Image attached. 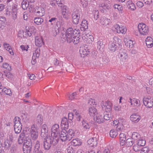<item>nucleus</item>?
Returning <instances> with one entry per match:
<instances>
[{
  "label": "nucleus",
  "instance_id": "obj_50",
  "mask_svg": "<svg viewBox=\"0 0 153 153\" xmlns=\"http://www.w3.org/2000/svg\"><path fill=\"white\" fill-rule=\"evenodd\" d=\"M43 121V116L40 115L39 114L37 116L36 120V122L37 123H38L39 124H41Z\"/></svg>",
  "mask_w": 153,
  "mask_h": 153
},
{
  "label": "nucleus",
  "instance_id": "obj_31",
  "mask_svg": "<svg viewBox=\"0 0 153 153\" xmlns=\"http://www.w3.org/2000/svg\"><path fill=\"white\" fill-rule=\"evenodd\" d=\"M100 7L104 9L108 10L111 8V6L109 1H104L101 3Z\"/></svg>",
  "mask_w": 153,
  "mask_h": 153
},
{
  "label": "nucleus",
  "instance_id": "obj_27",
  "mask_svg": "<svg viewBox=\"0 0 153 153\" xmlns=\"http://www.w3.org/2000/svg\"><path fill=\"white\" fill-rule=\"evenodd\" d=\"M48 131L47 126L45 124L43 125L41 129V135L42 137H47L48 134Z\"/></svg>",
  "mask_w": 153,
  "mask_h": 153
},
{
  "label": "nucleus",
  "instance_id": "obj_37",
  "mask_svg": "<svg viewBox=\"0 0 153 153\" xmlns=\"http://www.w3.org/2000/svg\"><path fill=\"white\" fill-rule=\"evenodd\" d=\"M141 136L138 133L136 132H134L132 133L131 138L135 141H136L140 139H141Z\"/></svg>",
  "mask_w": 153,
  "mask_h": 153
},
{
  "label": "nucleus",
  "instance_id": "obj_34",
  "mask_svg": "<svg viewBox=\"0 0 153 153\" xmlns=\"http://www.w3.org/2000/svg\"><path fill=\"white\" fill-rule=\"evenodd\" d=\"M0 88H1L0 89V93H1V91L2 92L3 91L6 94L10 96H11L12 91L10 88L7 89L5 88H3L2 86L0 87Z\"/></svg>",
  "mask_w": 153,
  "mask_h": 153
},
{
  "label": "nucleus",
  "instance_id": "obj_21",
  "mask_svg": "<svg viewBox=\"0 0 153 153\" xmlns=\"http://www.w3.org/2000/svg\"><path fill=\"white\" fill-rule=\"evenodd\" d=\"M94 119L98 124H101L104 122L103 116L101 113H98L94 117Z\"/></svg>",
  "mask_w": 153,
  "mask_h": 153
},
{
  "label": "nucleus",
  "instance_id": "obj_2",
  "mask_svg": "<svg viewBox=\"0 0 153 153\" xmlns=\"http://www.w3.org/2000/svg\"><path fill=\"white\" fill-rule=\"evenodd\" d=\"M74 131L72 129H69L68 132L66 131V130H64L61 132L60 135V140L63 142L71 140L73 136H74Z\"/></svg>",
  "mask_w": 153,
  "mask_h": 153
},
{
  "label": "nucleus",
  "instance_id": "obj_12",
  "mask_svg": "<svg viewBox=\"0 0 153 153\" xmlns=\"http://www.w3.org/2000/svg\"><path fill=\"white\" fill-rule=\"evenodd\" d=\"M35 13L40 16H43L45 15V9L41 6H36L34 8Z\"/></svg>",
  "mask_w": 153,
  "mask_h": 153
},
{
  "label": "nucleus",
  "instance_id": "obj_18",
  "mask_svg": "<svg viewBox=\"0 0 153 153\" xmlns=\"http://www.w3.org/2000/svg\"><path fill=\"white\" fill-rule=\"evenodd\" d=\"M40 54V49L37 48L36 49L35 52L33 53L31 63L32 65H34L36 62V58H39Z\"/></svg>",
  "mask_w": 153,
  "mask_h": 153
},
{
  "label": "nucleus",
  "instance_id": "obj_25",
  "mask_svg": "<svg viewBox=\"0 0 153 153\" xmlns=\"http://www.w3.org/2000/svg\"><path fill=\"white\" fill-rule=\"evenodd\" d=\"M100 22L102 25L106 26L109 25L111 21L109 19L103 17L100 19Z\"/></svg>",
  "mask_w": 153,
  "mask_h": 153
},
{
  "label": "nucleus",
  "instance_id": "obj_36",
  "mask_svg": "<svg viewBox=\"0 0 153 153\" xmlns=\"http://www.w3.org/2000/svg\"><path fill=\"white\" fill-rule=\"evenodd\" d=\"M26 137H25V133H22L19 135L18 139L19 144H22L24 142L25 139H26Z\"/></svg>",
  "mask_w": 153,
  "mask_h": 153
},
{
  "label": "nucleus",
  "instance_id": "obj_29",
  "mask_svg": "<svg viewBox=\"0 0 153 153\" xmlns=\"http://www.w3.org/2000/svg\"><path fill=\"white\" fill-rule=\"evenodd\" d=\"M61 126L62 128L64 130L67 129L68 127V123L67 118L63 117L61 121Z\"/></svg>",
  "mask_w": 153,
  "mask_h": 153
},
{
  "label": "nucleus",
  "instance_id": "obj_15",
  "mask_svg": "<svg viewBox=\"0 0 153 153\" xmlns=\"http://www.w3.org/2000/svg\"><path fill=\"white\" fill-rule=\"evenodd\" d=\"M115 27L116 32L118 33H121L123 34H124L127 31V29L125 26L117 25Z\"/></svg>",
  "mask_w": 153,
  "mask_h": 153
},
{
  "label": "nucleus",
  "instance_id": "obj_32",
  "mask_svg": "<svg viewBox=\"0 0 153 153\" xmlns=\"http://www.w3.org/2000/svg\"><path fill=\"white\" fill-rule=\"evenodd\" d=\"M120 143L121 145L123 146L125 144L126 140V135L124 133H121L120 135Z\"/></svg>",
  "mask_w": 153,
  "mask_h": 153
},
{
  "label": "nucleus",
  "instance_id": "obj_47",
  "mask_svg": "<svg viewBox=\"0 0 153 153\" xmlns=\"http://www.w3.org/2000/svg\"><path fill=\"white\" fill-rule=\"evenodd\" d=\"M82 28L83 29V30H86L88 28V25L87 21L85 19H83L81 24Z\"/></svg>",
  "mask_w": 153,
  "mask_h": 153
},
{
  "label": "nucleus",
  "instance_id": "obj_19",
  "mask_svg": "<svg viewBox=\"0 0 153 153\" xmlns=\"http://www.w3.org/2000/svg\"><path fill=\"white\" fill-rule=\"evenodd\" d=\"M87 143L90 146L95 147L98 144V140L96 137H92L87 140Z\"/></svg>",
  "mask_w": 153,
  "mask_h": 153
},
{
  "label": "nucleus",
  "instance_id": "obj_22",
  "mask_svg": "<svg viewBox=\"0 0 153 153\" xmlns=\"http://www.w3.org/2000/svg\"><path fill=\"white\" fill-rule=\"evenodd\" d=\"M89 51L87 47H81L79 50V54L81 57L84 58L88 54Z\"/></svg>",
  "mask_w": 153,
  "mask_h": 153
},
{
  "label": "nucleus",
  "instance_id": "obj_39",
  "mask_svg": "<svg viewBox=\"0 0 153 153\" xmlns=\"http://www.w3.org/2000/svg\"><path fill=\"white\" fill-rule=\"evenodd\" d=\"M80 31H79V33L75 35L74 37L73 38L72 42H73L74 45L77 44L80 41V38L79 36H80Z\"/></svg>",
  "mask_w": 153,
  "mask_h": 153
},
{
  "label": "nucleus",
  "instance_id": "obj_7",
  "mask_svg": "<svg viewBox=\"0 0 153 153\" xmlns=\"http://www.w3.org/2000/svg\"><path fill=\"white\" fill-rule=\"evenodd\" d=\"M30 135L31 139L33 140H36L38 137V133L37 129L34 125L32 126L30 130Z\"/></svg>",
  "mask_w": 153,
  "mask_h": 153
},
{
  "label": "nucleus",
  "instance_id": "obj_43",
  "mask_svg": "<svg viewBox=\"0 0 153 153\" xmlns=\"http://www.w3.org/2000/svg\"><path fill=\"white\" fill-rule=\"evenodd\" d=\"M4 48L8 51H9V53L11 55L13 54V51L12 49L10 46L8 44L4 43Z\"/></svg>",
  "mask_w": 153,
  "mask_h": 153
},
{
  "label": "nucleus",
  "instance_id": "obj_58",
  "mask_svg": "<svg viewBox=\"0 0 153 153\" xmlns=\"http://www.w3.org/2000/svg\"><path fill=\"white\" fill-rule=\"evenodd\" d=\"M67 151L68 153H74L75 152L74 148L71 146H69L67 148Z\"/></svg>",
  "mask_w": 153,
  "mask_h": 153
},
{
  "label": "nucleus",
  "instance_id": "obj_14",
  "mask_svg": "<svg viewBox=\"0 0 153 153\" xmlns=\"http://www.w3.org/2000/svg\"><path fill=\"white\" fill-rule=\"evenodd\" d=\"M52 144L50 137H45L44 140V146L46 150H48L51 148Z\"/></svg>",
  "mask_w": 153,
  "mask_h": 153
},
{
  "label": "nucleus",
  "instance_id": "obj_63",
  "mask_svg": "<svg viewBox=\"0 0 153 153\" xmlns=\"http://www.w3.org/2000/svg\"><path fill=\"white\" fill-rule=\"evenodd\" d=\"M140 149V146L137 144H134L133 147V149L135 152H138Z\"/></svg>",
  "mask_w": 153,
  "mask_h": 153
},
{
  "label": "nucleus",
  "instance_id": "obj_64",
  "mask_svg": "<svg viewBox=\"0 0 153 153\" xmlns=\"http://www.w3.org/2000/svg\"><path fill=\"white\" fill-rule=\"evenodd\" d=\"M88 103L90 105H96L97 104L95 100L92 98H90L88 100Z\"/></svg>",
  "mask_w": 153,
  "mask_h": 153
},
{
  "label": "nucleus",
  "instance_id": "obj_24",
  "mask_svg": "<svg viewBox=\"0 0 153 153\" xmlns=\"http://www.w3.org/2000/svg\"><path fill=\"white\" fill-rule=\"evenodd\" d=\"M130 119L131 121L134 123H137L141 119V117L139 114L134 113L131 115Z\"/></svg>",
  "mask_w": 153,
  "mask_h": 153
},
{
  "label": "nucleus",
  "instance_id": "obj_53",
  "mask_svg": "<svg viewBox=\"0 0 153 153\" xmlns=\"http://www.w3.org/2000/svg\"><path fill=\"white\" fill-rule=\"evenodd\" d=\"M55 2L57 4L58 7L61 8L64 6L65 3V0H55Z\"/></svg>",
  "mask_w": 153,
  "mask_h": 153
},
{
  "label": "nucleus",
  "instance_id": "obj_26",
  "mask_svg": "<svg viewBox=\"0 0 153 153\" xmlns=\"http://www.w3.org/2000/svg\"><path fill=\"white\" fill-rule=\"evenodd\" d=\"M17 5L15 4H13L12 6L11 14L13 19L15 20L16 19L17 13Z\"/></svg>",
  "mask_w": 153,
  "mask_h": 153
},
{
  "label": "nucleus",
  "instance_id": "obj_56",
  "mask_svg": "<svg viewBox=\"0 0 153 153\" xmlns=\"http://www.w3.org/2000/svg\"><path fill=\"white\" fill-rule=\"evenodd\" d=\"M78 93V92H74L70 94L69 97V99L72 100L76 99V97H77V95H79Z\"/></svg>",
  "mask_w": 153,
  "mask_h": 153
},
{
  "label": "nucleus",
  "instance_id": "obj_28",
  "mask_svg": "<svg viewBox=\"0 0 153 153\" xmlns=\"http://www.w3.org/2000/svg\"><path fill=\"white\" fill-rule=\"evenodd\" d=\"M88 114L90 116L94 117L98 113L97 110L94 106H90L88 109Z\"/></svg>",
  "mask_w": 153,
  "mask_h": 153
},
{
  "label": "nucleus",
  "instance_id": "obj_9",
  "mask_svg": "<svg viewBox=\"0 0 153 153\" xmlns=\"http://www.w3.org/2000/svg\"><path fill=\"white\" fill-rule=\"evenodd\" d=\"M80 11L76 10L73 12L72 17V22L74 24H77L79 21L80 18Z\"/></svg>",
  "mask_w": 153,
  "mask_h": 153
},
{
  "label": "nucleus",
  "instance_id": "obj_38",
  "mask_svg": "<svg viewBox=\"0 0 153 153\" xmlns=\"http://www.w3.org/2000/svg\"><path fill=\"white\" fill-rule=\"evenodd\" d=\"M43 43L42 38L40 37H36L35 38V45L36 46L40 47Z\"/></svg>",
  "mask_w": 153,
  "mask_h": 153
},
{
  "label": "nucleus",
  "instance_id": "obj_55",
  "mask_svg": "<svg viewBox=\"0 0 153 153\" xmlns=\"http://www.w3.org/2000/svg\"><path fill=\"white\" fill-rule=\"evenodd\" d=\"M40 146V143L39 141H37L35 143L34 152L36 153L39 151Z\"/></svg>",
  "mask_w": 153,
  "mask_h": 153
},
{
  "label": "nucleus",
  "instance_id": "obj_16",
  "mask_svg": "<svg viewBox=\"0 0 153 153\" xmlns=\"http://www.w3.org/2000/svg\"><path fill=\"white\" fill-rule=\"evenodd\" d=\"M51 135L58 134L60 131V128L59 124L55 123L53 125L51 128Z\"/></svg>",
  "mask_w": 153,
  "mask_h": 153
},
{
  "label": "nucleus",
  "instance_id": "obj_33",
  "mask_svg": "<svg viewBox=\"0 0 153 153\" xmlns=\"http://www.w3.org/2000/svg\"><path fill=\"white\" fill-rule=\"evenodd\" d=\"M146 43L147 47L151 48L153 46V41L152 38L150 37H148L146 39Z\"/></svg>",
  "mask_w": 153,
  "mask_h": 153
},
{
  "label": "nucleus",
  "instance_id": "obj_20",
  "mask_svg": "<svg viewBox=\"0 0 153 153\" xmlns=\"http://www.w3.org/2000/svg\"><path fill=\"white\" fill-rule=\"evenodd\" d=\"M124 42L126 46L130 48H132L134 46L135 42L134 41L131 40L129 38H125Z\"/></svg>",
  "mask_w": 153,
  "mask_h": 153
},
{
  "label": "nucleus",
  "instance_id": "obj_57",
  "mask_svg": "<svg viewBox=\"0 0 153 153\" xmlns=\"http://www.w3.org/2000/svg\"><path fill=\"white\" fill-rule=\"evenodd\" d=\"M14 125H19L22 124L20 122L21 119L20 118L18 117H16L14 119Z\"/></svg>",
  "mask_w": 153,
  "mask_h": 153
},
{
  "label": "nucleus",
  "instance_id": "obj_59",
  "mask_svg": "<svg viewBox=\"0 0 153 153\" xmlns=\"http://www.w3.org/2000/svg\"><path fill=\"white\" fill-rule=\"evenodd\" d=\"M104 45L103 44V42L102 41L99 40L97 42V48L99 49H100L101 48L103 49L104 47Z\"/></svg>",
  "mask_w": 153,
  "mask_h": 153
},
{
  "label": "nucleus",
  "instance_id": "obj_11",
  "mask_svg": "<svg viewBox=\"0 0 153 153\" xmlns=\"http://www.w3.org/2000/svg\"><path fill=\"white\" fill-rule=\"evenodd\" d=\"M112 104L110 101L103 102L102 105V109L106 112H109L112 110Z\"/></svg>",
  "mask_w": 153,
  "mask_h": 153
},
{
  "label": "nucleus",
  "instance_id": "obj_3",
  "mask_svg": "<svg viewBox=\"0 0 153 153\" xmlns=\"http://www.w3.org/2000/svg\"><path fill=\"white\" fill-rule=\"evenodd\" d=\"M114 126H117V129L118 131H122L124 130V125L127 124L126 119L122 118H119L117 120H114L113 122Z\"/></svg>",
  "mask_w": 153,
  "mask_h": 153
},
{
  "label": "nucleus",
  "instance_id": "obj_1",
  "mask_svg": "<svg viewBox=\"0 0 153 153\" xmlns=\"http://www.w3.org/2000/svg\"><path fill=\"white\" fill-rule=\"evenodd\" d=\"M79 33V30L78 29L74 30L71 27L68 28L65 32V36L66 40L68 43L72 42L73 39L75 35Z\"/></svg>",
  "mask_w": 153,
  "mask_h": 153
},
{
  "label": "nucleus",
  "instance_id": "obj_60",
  "mask_svg": "<svg viewBox=\"0 0 153 153\" xmlns=\"http://www.w3.org/2000/svg\"><path fill=\"white\" fill-rule=\"evenodd\" d=\"M4 147L7 149H9L11 146V144L10 143L9 141L6 140L4 142Z\"/></svg>",
  "mask_w": 153,
  "mask_h": 153
},
{
  "label": "nucleus",
  "instance_id": "obj_46",
  "mask_svg": "<svg viewBox=\"0 0 153 153\" xmlns=\"http://www.w3.org/2000/svg\"><path fill=\"white\" fill-rule=\"evenodd\" d=\"M32 143L31 142V140L30 139H27L26 138V139H25L24 142L23 146H29L32 147Z\"/></svg>",
  "mask_w": 153,
  "mask_h": 153
},
{
  "label": "nucleus",
  "instance_id": "obj_6",
  "mask_svg": "<svg viewBox=\"0 0 153 153\" xmlns=\"http://www.w3.org/2000/svg\"><path fill=\"white\" fill-rule=\"evenodd\" d=\"M60 9L63 18L67 20L68 19L71 14L69 8L67 6L64 5V6H62Z\"/></svg>",
  "mask_w": 153,
  "mask_h": 153
},
{
  "label": "nucleus",
  "instance_id": "obj_17",
  "mask_svg": "<svg viewBox=\"0 0 153 153\" xmlns=\"http://www.w3.org/2000/svg\"><path fill=\"white\" fill-rule=\"evenodd\" d=\"M117 45L116 41L114 40L113 42H109L108 45V49L111 51L114 52L117 50Z\"/></svg>",
  "mask_w": 153,
  "mask_h": 153
},
{
  "label": "nucleus",
  "instance_id": "obj_44",
  "mask_svg": "<svg viewBox=\"0 0 153 153\" xmlns=\"http://www.w3.org/2000/svg\"><path fill=\"white\" fill-rule=\"evenodd\" d=\"M34 23L37 25H40L43 22L44 20L40 17H36L34 19Z\"/></svg>",
  "mask_w": 153,
  "mask_h": 153
},
{
  "label": "nucleus",
  "instance_id": "obj_52",
  "mask_svg": "<svg viewBox=\"0 0 153 153\" xmlns=\"http://www.w3.org/2000/svg\"><path fill=\"white\" fill-rule=\"evenodd\" d=\"M137 144H138L140 147L143 146H145L146 144V141L145 140L143 139L142 137L141 139L138 140L136 141Z\"/></svg>",
  "mask_w": 153,
  "mask_h": 153
},
{
  "label": "nucleus",
  "instance_id": "obj_61",
  "mask_svg": "<svg viewBox=\"0 0 153 153\" xmlns=\"http://www.w3.org/2000/svg\"><path fill=\"white\" fill-rule=\"evenodd\" d=\"M114 7L115 9H117L119 11H122L123 10L122 6L120 4H115L114 5Z\"/></svg>",
  "mask_w": 153,
  "mask_h": 153
},
{
  "label": "nucleus",
  "instance_id": "obj_42",
  "mask_svg": "<svg viewBox=\"0 0 153 153\" xmlns=\"http://www.w3.org/2000/svg\"><path fill=\"white\" fill-rule=\"evenodd\" d=\"M6 20L5 17L0 16V28H3L6 25Z\"/></svg>",
  "mask_w": 153,
  "mask_h": 153
},
{
  "label": "nucleus",
  "instance_id": "obj_41",
  "mask_svg": "<svg viewBox=\"0 0 153 153\" xmlns=\"http://www.w3.org/2000/svg\"><path fill=\"white\" fill-rule=\"evenodd\" d=\"M71 143L74 146H76L81 145L82 143V142L80 139L76 138L73 139L72 140Z\"/></svg>",
  "mask_w": 153,
  "mask_h": 153
},
{
  "label": "nucleus",
  "instance_id": "obj_49",
  "mask_svg": "<svg viewBox=\"0 0 153 153\" xmlns=\"http://www.w3.org/2000/svg\"><path fill=\"white\" fill-rule=\"evenodd\" d=\"M28 1L27 0H23L21 3L22 7L24 10H26L29 6Z\"/></svg>",
  "mask_w": 153,
  "mask_h": 153
},
{
  "label": "nucleus",
  "instance_id": "obj_30",
  "mask_svg": "<svg viewBox=\"0 0 153 153\" xmlns=\"http://www.w3.org/2000/svg\"><path fill=\"white\" fill-rule=\"evenodd\" d=\"M58 134H52V136L51 135V137H49L51 139L52 144L53 145H56L59 141V138L57 136Z\"/></svg>",
  "mask_w": 153,
  "mask_h": 153
},
{
  "label": "nucleus",
  "instance_id": "obj_13",
  "mask_svg": "<svg viewBox=\"0 0 153 153\" xmlns=\"http://www.w3.org/2000/svg\"><path fill=\"white\" fill-rule=\"evenodd\" d=\"M128 102L131 103V105L136 107H140L141 105L140 102L139 100L135 98L131 99L130 98Z\"/></svg>",
  "mask_w": 153,
  "mask_h": 153
},
{
  "label": "nucleus",
  "instance_id": "obj_8",
  "mask_svg": "<svg viewBox=\"0 0 153 153\" xmlns=\"http://www.w3.org/2000/svg\"><path fill=\"white\" fill-rule=\"evenodd\" d=\"M118 56L121 61L125 62L127 59L128 56L126 50L121 49L119 51Z\"/></svg>",
  "mask_w": 153,
  "mask_h": 153
},
{
  "label": "nucleus",
  "instance_id": "obj_62",
  "mask_svg": "<svg viewBox=\"0 0 153 153\" xmlns=\"http://www.w3.org/2000/svg\"><path fill=\"white\" fill-rule=\"evenodd\" d=\"M81 4L83 7H86L88 5V1L87 0H80Z\"/></svg>",
  "mask_w": 153,
  "mask_h": 153
},
{
  "label": "nucleus",
  "instance_id": "obj_10",
  "mask_svg": "<svg viewBox=\"0 0 153 153\" xmlns=\"http://www.w3.org/2000/svg\"><path fill=\"white\" fill-rule=\"evenodd\" d=\"M143 105L147 108H151L153 106V99L144 97L143 100Z\"/></svg>",
  "mask_w": 153,
  "mask_h": 153
},
{
  "label": "nucleus",
  "instance_id": "obj_51",
  "mask_svg": "<svg viewBox=\"0 0 153 153\" xmlns=\"http://www.w3.org/2000/svg\"><path fill=\"white\" fill-rule=\"evenodd\" d=\"M131 139H127L125 142V144L126 146L128 147L131 146H132L134 143V141Z\"/></svg>",
  "mask_w": 153,
  "mask_h": 153
},
{
  "label": "nucleus",
  "instance_id": "obj_35",
  "mask_svg": "<svg viewBox=\"0 0 153 153\" xmlns=\"http://www.w3.org/2000/svg\"><path fill=\"white\" fill-rule=\"evenodd\" d=\"M126 5L128 8L130 9L131 10H134L136 9L134 4L131 0H128L127 1Z\"/></svg>",
  "mask_w": 153,
  "mask_h": 153
},
{
  "label": "nucleus",
  "instance_id": "obj_45",
  "mask_svg": "<svg viewBox=\"0 0 153 153\" xmlns=\"http://www.w3.org/2000/svg\"><path fill=\"white\" fill-rule=\"evenodd\" d=\"M22 124L14 125V130L16 133L19 134L20 132L22 129Z\"/></svg>",
  "mask_w": 153,
  "mask_h": 153
},
{
  "label": "nucleus",
  "instance_id": "obj_5",
  "mask_svg": "<svg viewBox=\"0 0 153 153\" xmlns=\"http://www.w3.org/2000/svg\"><path fill=\"white\" fill-rule=\"evenodd\" d=\"M26 31L23 33V36L24 38H26L28 36H31L33 35H35L36 31V30L33 26L26 27Z\"/></svg>",
  "mask_w": 153,
  "mask_h": 153
},
{
  "label": "nucleus",
  "instance_id": "obj_4",
  "mask_svg": "<svg viewBox=\"0 0 153 153\" xmlns=\"http://www.w3.org/2000/svg\"><path fill=\"white\" fill-rule=\"evenodd\" d=\"M138 28L139 32L141 35L145 36L148 34L149 27L146 24L143 23H140L138 25Z\"/></svg>",
  "mask_w": 153,
  "mask_h": 153
},
{
  "label": "nucleus",
  "instance_id": "obj_40",
  "mask_svg": "<svg viewBox=\"0 0 153 153\" xmlns=\"http://www.w3.org/2000/svg\"><path fill=\"white\" fill-rule=\"evenodd\" d=\"M82 126L85 130L89 129L90 127L89 123L86 120H83L82 121Z\"/></svg>",
  "mask_w": 153,
  "mask_h": 153
},
{
  "label": "nucleus",
  "instance_id": "obj_48",
  "mask_svg": "<svg viewBox=\"0 0 153 153\" xmlns=\"http://www.w3.org/2000/svg\"><path fill=\"white\" fill-rule=\"evenodd\" d=\"M117 130L115 129H111L110 131L109 134L110 137L112 138H115L117 135L118 133Z\"/></svg>",
  "mask_w": 153,
  "mask_h": 153
},
{
  "label": "nucleus",
  "instance_id": "obj_23",
  "mask_svg": "<svg viewBox=\"0 0 153 153\" xmlns=\"http://www.w3.org/2000/svg\"><path fill=\"white\" fill-rule=\"evenodd\" d=\"M85 34H83V36L82 37L83 39L85 38V40L86 41L87 43L89 44H92L93 41L94 40V38L93 37L90 35L89 34H86V32L85 33Z\"/></svg>",
  "mask_w": 153,
  "mask_h": 153
},
{
  "label": "nucleus",
  "instance_id": "obj_54",
  "mask_svg": "<svg viewBox=\"0 0 153 153\" xmlns=\"http://www.w3.org/2000/svg\"><path fill=\"white\" fill-rule=\"evenodd\" d=\"M31 147L23 146V151L24 153H30Z\"/></svg>",
  "mask_w": 153,
  "mask_h": 153
}]
</instances>
